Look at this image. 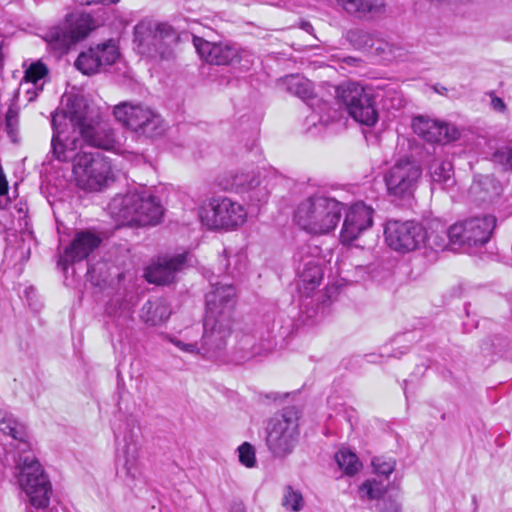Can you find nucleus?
<instances>
[{
    "label": "nucleus",
    "instance_id": "obj_19",
    "mask_svg": "<svg viewBox=\"0 0 512 512\" xmlns=\"http://www.w3.org/2000/svg\"><path fill=\"white\" fill-rule=\"evenodd\" d=\"M224 189L237 193H249L251 201L261 202L268 198L269 190L264 184L265 178L256 171H240L231 173L226 179Z\"/></svg>",
    "mask_w": 512,
    "mask_h": 512
},
{
    "label": "nucleus",
    "instance_id": "obj_45",
    "mask_svg": "<svg viewBox=\"0 0 512 512\" xmlns=\"http://www.w3.org/2000/svg\"><path fill=\"white\" fill-rule=\"evenodd\" d=\"M8 200H5L4 202L0 201V209H6Z\"/></svg>",
    "mask_w": 512,
    "mask_h": 512
},
{
    "label": "nucleus",
    "instance_id": "obj_12",
    "mask_svg": "<svg viewBox=\"0 0 512 512\" xmlns=\"http://www.w3.org/2000/svg\"><path fill=\"white\" fill-rule=\"evenodd\" d=\"M94 27V20L89 14L71 13L66 16L63 27L49 29L44 39L52 49L63 54L71 45L85 38Z\"/></svg>",
    "mask_w": 512,
    "mask_h": 512
},
{
    "label": "nucleus",
    "instance_id": "obj_28",
    "mask_svg": "<svg viewBox=\"0 0 512 512\" xmlns=\"http://www.w3.org/2000/svg\"><path fill=\"white\" fill-rule=\"evenodd\" d=\"M48 74V68L45 64L38 61L35 63H32L25 71V75L23 78V82L21 83V86H28L29 84H32L34 86L33 90L30 88H27L26 92L29 94L28 100L32 101L34 100L38 92L43 89V83L40 85L38 84L44 77H46Z\"/></svg>",
    "mask_w": 512,
    "mask_h": 512
},
{
    "label": "nucleus",
    "instance_id": "obj_15",
    "mask_svg": "<svg viewBox=\"0 0 512 512\" xmlns=\"http://www.w3.org/2000/svg\"><path fill=\"white\" fill-rule=\"evenodd\" d=\"M496 227L492 215L470 217L450 226V236L455 244L482 246L486 244Z\"/></svg>",
    "mask_w": 512,
    "mask_h": 512
},
{
    "label": "nucleus",
    "instance_id": "obj_36",
    "mask_svg": "<svg viewBox=\"0 0 512 512\" xmlns=\"http://www.w3.org/2000/svg\"><path fill=\"white\" fill-rule=\"evenodd\" d=\"M372 465L377 474L387 477L394 471L396 462L392 458L375 457L372 459Z\"/></svg>",
    "mask_w": 512,
    "mask_h": 512
},
{
    "label": "nucleus",
    "instance_id": "obj_14",
    "mask_svg": "<svg viewBox=\"0 0 512 512\" xmlns=\"http://www.w3.org/2000/svg\"><path fill=\"white\" fill-rule=\"evenodd\" d=\"M247 218L245 208L227 197L213 198L201 214L202 222L211 229H233Z\"/></svg>",
    "mask_w": 512,
    "mask_h": 512
},
{
    "label": "nucleus",
    "instance_id": "obj_23",
    "mask_svg": "<svg viewBox=\"0 0 512 512\" xmlns=\"http://www.w3.org/2000/svg\"><path fill=\"white\" fill-rule=\"evenodd\" d=\"M414 132L427 142H448L456 138L457 130L445 122L429 117L418 116L413 119Z\"/></svg>",
    "mask_w": 512,
    "mask_h": 512
},
{
    "label": "nucleus",
    "instance_id": "obj_33",
    "mask_svg": "<svg viewBox=\"0 0 512 512\" xmlns=\"http://www.w3.org/2000/svg\"><path fill=\"white\" fill-rule=\"evenodd\" d=\"M282 505L288 510L298 512L302 510L304 505L303 496L299 491L287 486L284 490Z\"/></svg>",
    "mask_w": 512,
    "mask_h": 512
},
{
    "label": "nucleus",
    "instance_id": "obj_38",
    "mask_svg": "<svg viewBox=\"0 0 512 512\" xmlns=\"http://www.w3.org/2000/svg\"><path fill=\"white\" fill-rule=\"evenodd\" d=\"M495 162L512 169V148L505 147L496 151L493 155Z\"/></svg>",
    "mask_w": 512,
    "mask_h": 512
},
{
    "label": "nucleus",
    "instance_id": "obj_5",
    "mask_svg": "<svg viewBox=\"0 0 512 512\" xmlns=\"http://www.w3.org/2000/svg\"><path fill=\"white\" fill-rule=\"evenodd\" d=\"M51 152L60 162L76 163L84 150V142L78 124L71 121V100L66 110L52 114Z\"/></svg>",
    "mask_w": 512,
    "mask_h": 512
},
{
    "label": "nucleus",
    "instance_id": "obj_7",
    "mask_svg": "<svg viewBox=\"0 0 512 512\" xmlns=\"http://www.w3.org/2000/svg\"><path fill=\"white\" fill-rule=\"evenodd\" d=\"M299 416L294 407H288L272 417L267 426L266 444L278 458L291 454L299 436Z\"/></svg>",
    "mask_w": 512,
    "mask_h": 512
},
{
    "label": "nucleus",
    "instance_id": "obj_8",
    "mask_svg": "<svg viewBox=\"0 0 512 512\" xmlns=\"http://www.w3.org/2000/svg\"><path fill=\"white\" fill-rule=\"evenodd\" d=\"M72 173L80 189L95 192L103 189L112 178V167L109 159L101 153L82 151Z\"/></svg>",
    "mask_w": 512,
    "mask_h": 512
},
{
    "label": "nucleus",
    "instance_id": "obj_34",
    "mask_svg": "<svg viewBox=\"0 0 512 512\" xmlns=\"http://www.w3.org/2000/svg\"><path fill=\"white\" fill-rule=\"evenodd\" d=\"M238 347L246 353V357H254L262 354L261 346L256 344V338L251 334H242L238 337Z\"/></svg>",
    "mask_w": 512,
    "mask_h": 512
},
{
    "label": "nucleus",
    "instance_id": "obj_26",
    "mask_svg": "<svg viewBox=\"0 0 512 512\" xmlns=\"http://www.w3.org/2000/svg\"><path fill=\"white\" fill-rule=\"evenodd\" d=\"M171 309L165 299L154 298L148 300L140 310L141 320L149 326H158L168 320Z\"/></svg>",
    "mask_w": 512,
    "mask_h": 512
},
{
    "label": "nucleus",
    "instance_id": "obj_4",
    "mask_svg": "<svg viewBox=\"0 0 512 512\" xmlns=\"http://www.w3.org/2000/svg\"><path fill=\"white\" fill-rule=\"evenodd\" d=\"M108 209L119 226L155 225L163 215L160 201L147 191L117 195L109 203Z\"/></svg>",
    "mask_w": 512,
    "mask_h": 512
},
{
    "label": "nucleus",
    "instance_id": "obj_39",
    "mask_svg": "<svg viewBox=\"0 0 512 512\" xmlns=\"http://www.w3.org/2000/svg\"><path fill=\"white\" fill-rule=\"evenodd\" d=\"M6 127L9 134H14L18 126V112L13 108H9L5 116Z\"/></svg>",
    "mask_w": 512,
    "mask_h": 512
},
{
    "label": "nucleus",
    "instance_id": "obj_2",
    "mask_svg": "<svg viewBox=\"0 0 512 512\" xmlns=\"http://www.w3.org/2000/svg\"><path fill=\"white\" fill-rule=\"evenodd\" d=\"M235 288L232 285H216L206 295V314L201 346L196 343H184L173 337L169 341L184 352L202 353L207 357H215L227 345L232 334L234 323Z\"/></svg>",
    "mask_w": 512,
    "mask_h": 512
},
{
    "label": "nucleus",
    "instance_id": "obj_41",
    "mask_svg": "<svg viewBox=\"0 0 512 512\" xmlns=\"http://www.w3.org/2000/svg\"><path fill=\"white\" fill-rule=\"evenodd\" d=\"M8 192V183L3 174L0 175V195H6Z\"/></svg>",
    "mask_w": 512,
    "mask_h": 512
},
{
    "label": "nucleus",
    "instance_id": "obj_11",
    "mask_svg": "<svg viewBox=\"0 0 512 512\" xmlns=\"http://www.w3.org/2000/svg\"><path fill=\"white\" fill-rule=\"evenodd\" d=\"M71 121L78 124L83 142L88 146L110 151L119 146L115 132L108 124L88 122L87 107L82 99L71 100Z\"/></svg>",
    "mask_w": 512,
    "mask_h": 512
},
{
    "label": "nucleus",
    "instance_id": "obj_35",
    "mask_svg": "<svg viewBox=\"0 0 512 512\" xmlns=\"http://www.w3.org/2000/svg\"><path fill=\"white\" fill-rule=\"evenodd\" d=\"M386 490V485L377 480H367L360 487L361 493H365L368 499H378L385 494Z\"/></svg>",
    "mask_w": 512,
    "mask_h": 512
},
{
    "label": "nucleus",
    "instance_id": "obj_46",
    "mask_svg": "<svg viewBox=\"0 0 512 512\" xmlns=\"http://www.w3.org/2000/svg\"><path fill=\"white\" fill-rule=\"evenodd\" d=\"M392 512H400V509L397 505L393 506Z\"/></svg>",
    "mask_w": 512,
    "mask_h": 512
},
{
    "label": "nucleus",
    "instance_id": "obj_6",
    "mask_svg": "<svg viewBox=\"0 0 512 512\" xmlns=\"http://www.w3.org/2000/svg\"><path fill=\"white\" fill-rule=\"evenodd\" d=\"M175 31L169 24L142 20L134 27V49L138 54L151 59L170 57V41Z\"/></svg>",
    "mask_w": 512,
    "mask_h": 512
},
{
    "label": "nucleus",
    "instance_id": "obj_44",
    "mask_svg": "<svg viewBox=\"0 0 512 512\" xmlns=\"http://www.w3.org/2000/svg\"><path fill=\"white\" fill-rule=\"evenodd\" d=\"M119 0H100V3L101 4H105V5H108V4H116L118 3Z\"/></svg>",
    "mask_w": 512,
    "mask_h": 512
},
{
    "label": "nucleus",
    "instance_id": "obj_16",
    "mask_svg": "<svg viewBox=\"0 0 512 512\" xmlns=\"http://www.w3.org/2000/svg\"><path fill=\"white\" fill-rule=\"evenodd\" d=\"M384 233L387 245L401 253L418 249L427 236L425 228L415 221L389 220Z\"/></svg>",
    "mask_w": 512,
    "mask_h": 512
},
{
    "label": "nucleus",
    "instance_id": "obj_25",
    "mask_svg": "<svg viewBox=\"0 0 512 512\" xmlns=\"http://www.w3.org/2000/svg\"><path fill=\"white\" fill-rule=\"evenodd\" d=\"M323 275V269L316 260H307L303 263L302 268L298 269L299 290L309 296L320 285Z\"/></svg>",
    "mask_w": 512,
    "mask_h": 512
},
{
    "label": "nucleus",
    "instance_id": "obj_37",
    "mask_svg": "<svg viewBox=\"0 0 512 512\" xmlns=\"http://www.w3.org/2000/svg\"><path fill=\"white\" fill-rule=\"evenodd\" d=\"M239 461L248 468L254 467L256 464L255 450L251 444L244 442L238 448Z\"/></svg>",
    "mask_w": 512,
    "mask_h": 512
},
{
    "label": "nucleus",
    "instance_id": "obj_30",
    "mask_svg": "<svg viewBox=\"0 0 512 512\" xmlns=\"http://www.w3.org/2000/svg\"><path fill=\"white\" fill-rule=\"evenodd\" d=\"M285 84L287 90L299 98L309 99L312 97V83L306 78L299 75H290L286 77Z\"/></svg>",
    "mask_w": 512,
    "mask_h": 512
},
{
    "label": "nucleus",
    "instance_id": "obj_40",
    "mask_svg": "<svg viewBox=\"0 0 512 512\" xmlns=\"http://www.w3.org/2000/svg\"><path fill=\"white\" fill-rule=\"evenodd\" d=\"M491 107L494 111L499 113H505L507 110V106L502 98L496 96L495 94L491 93Z\"/></svg>",
    "mask_w": 512,
    "mask_h": 512
},
{
    "label": "nucleus",
    "instance_id": "obj_21",
    "mask_svg": "<svg viewBox=\"0 0 512 512\" xmlns=\"http://www.w3.org/2000/svg\"><path fill=\"white\" fill-rule=\"evenodd\" d=\"M191 258L192 255L188 252L161 257L147 268L145 278L148 282L157 285L170 284L175 280L176 274L191 261Z\"/></svg>",
    "mask_w": 512,
    "mask_h": 512
},
{
    "label": "nucleus",
    "instance_id": "obj_1",
    "mask_svg": "<svg viewBox=\"0 0 512 512\" xmlns=\"http://www.w3.org/2000/svg\"><path fill=\"white\" fill-rule=\"evenodd\" d=\"M0 431L9 435L16 443L15 476L20 488L36 509H46L52 495V485L42 465L32 452L31 443L24 424L18 422L12 415L5 414L0 419Z\"/></svg>",
    "mask_w": 512,
    "mask_h": 512
},
{
    "label": "nucleus",
    "instance_id": "obj_24",
    "mask_svg": "<svg viewBox=\"0 0 512 512\" xmlns=\"http://www.w3.org/2000/svg\"><path fill=\"white\" fill-rule=\"evenodd\" d=\"M341 6L361 20H373L386 12L385 0H342Z\"/></svg>",
    "mask_w": 512,
    "mask_h": 512
},
{
    "label": "nucleus",
    "instance_id": "obj_17",
    "mask_svg": "<svg viewBox=\"0 0 512 512\" xmlns=\"http://www.w3.org/2000/svg\"><path fill=\"white\" fill-rule=\"evenodd\" d=\"M193 44L199 56L210 64L229 65L243 59L250 62L249 58L252 57L249 50L235 44L212 43L197 36L193 37Z\"/></svg>",
    "mask_w": 512,
    "mask_h": 512
},
{
    "label": "nucleus",
    "instance_id": "obj_31",
    "mask_svg": "<svg viewBox=\"0 0 512 512\" xmlns=\"http://www.w3.org/2000/svg\"><path fill=\"white\" fill-rule=\"evenodd\" d=\"M335 460L340 469H342L347 475H354L361 468V463L358 457L353 452L341 449L335 454Z\"/></svg>",
    "mask_w": 512,
    "mask_h": 512
},
{
    "label": "nucleus",
    "instance_id": "obj_48",
    "mask_svg": "<svg viewBox=\"0 0 512 512\" xmlns=\"http://www.w3.org/2000/svg\"><path fill=\"white\" fill-rule=\"evenodd\" d=\"M322 106H323L322 109H326L327 103H323Z\"/></svg>",
    "mask_w": 512,
    "mask_h": 512
},
{
    "label": "nucleus",
    "instance_id": "obj_10",
    "mask_svg": "<svg viewBox=\"0 0 512 512\" xmlns=\"http://www.w3.org/2000/svg\"><path fill=\"white\" fill-rule=\"evenodd\" d=\"M422 169L415 162L400 159L384 173L387 195L394 200H410L418 188Z\"/></svg>",
    "mask_w": 512,
    "mask_h": 512
},
{
    "label": "nucleus",
    "instance_id": "obj_47",
    "mask_svg": "<svg viewBox=\"0 0 512 512\" xmlns=\"http://www.w3.org/2000/svg\"><path fill=\"white\" fill-rule=\"evenodd\" d=\"M478 186H479V184L473 185L472 189L475 190L478 188Z\"/></svg>",
    "mask_w": 512,
    "mask_h": 512
},
{
    "label": "nucleus",
    "instance_id": "obj_13",
    "mask_svg": "<svg viewBox=\"0 0 512 512\" xmlns=\"http://www.w3.org/2000/svg\"><path fill=\"white\" fill-rule=\"evenodd\" d=\"M338 97L355 121L367 126L377 122L378 113L370 89L358 83H348L338 88Z\"/></svg>",
    "mask_w": 512,
    "mask_h": 512
},
{
    "label": "nucleus",
    "instance_id": "obj_43",
    "mask_svg": "<svg viewBox=\"0 0 512 512\" xmlns=\"http://www.w3.org/2000/svg\"><path fill=\"white\" fill-rule=\"evenodd\" d=\"M77 3L80 5H93V4H99L100 0H76Z\"/></svg>",
    "mask_w": 512,
    "mask_h": 512
},
{
    "label": "nucleus",
    "instance_id": "obj_49",
    "mask_svg": "<svg viewBox=\"0 0 512 512\" xmlns=\"http://www.w3.org/2000/svg\"><path fill=\"white\" fill-rule=\"evenodd\" d=\"M336 1L341 5L342 0H336Z\"/></svg>",
    "mask_w": 512,
    "mask_h": 512
},
{
    "label": "nucleus",
    "instance_id": "obj_27",
    "mask_svg": "<svg viewBox=\"0 0 512 512\" xmlns=\"http://www.w3.org/2000/svg\"><path fill=\"white\" fill-rule=\"evenodd\" d=\"M432 190L439 186L442 190H448L455 184L453 165L449 161L434 160L430 166Z\"/></svg>",
    "mask_w": 512,
    "mask_h": 512
},
{
    "label": "nucleus",
    "instance_id": "obj_3",
    "mask_svg": "<svg viewBox=\"0 0 512 512\" xmlns=\"http://www.w3.org/2000/svg\"><path fill=\"white\" fill-rule=\"evenodd\" d=\"M344 205L335 198L312 194L302 199L293 213L295 224L311 235L334 231L342 217Z\"/></svg>",
    "mask_w": 512,
    "mask_h": 512
},
{
    "label": "nucleus",
    "instance_id": "obj_22",
    "mask_svg": "<svg viewBox=\"0 0 512 512\" xmlns=\"http://www.w3.org/2000/svg\"><path fill=\"white\" fill-rule=\"evenodd\" d=\"M101 244V238L89 230L77 232L60 256L58 266L66 271L70 264L86 259Z\"/></svg>",
    "mask_w": 512,
    "mask_h": 512
},
{
    "label": "nucleus",
    "instance_id": "obj_9",
    "mask_svg": "<svg viewBox=\"0 0 512 512\" xmlns=\"http://www.w3.org/2000/svg\"><path fill=\"white\" fill-rule=\"evenodd\" d=\"M113 114L123 126L139 135L152 138L164 132L161 116L147 106L122 102L114 107Z\"/></svg>",
    "mask_w": 512,
    "mask_h": 512
},
{
    "label": "nucleus",
    "instance_id": "obj_20",
    "mask_svg": "<svg viewBox=\"0 0 512 512\" xmlns=\"http://www.w3.org/2000/svg\"><path fill=\"white\" fill-rule=\"evenodd\" d=\"M118 57V48L116 44L110 40L82 52L75 61V66L83 74L91 75L97 73L103 66L112 65Z\"/></svg>",
    "mask_w": 512,
    "mask_h": 512
},
{
    "label": "nucleus",
    "instance_id": "obj_18",
    "mask_svg": "<svg viewBox=\"0 0 512 512\" xmlns=\"http://www.w3.org/2000/svg\"><path fill=\"white\" fill-rule=\"evenodd\" d=\"M374 209L364 202L351 205L346 213L340 232V241L351 244L373 225Z\"/></svg>",
    "mask_w": 512,
    "mask_h": 512
},
{
    "label": "nucleus",
    "instance_id": "obj_29",
    "mask_svg": "<svg viewBox=\"0 0 512 512\" xmlns=\"http://www.w3.org/2000/svg\"><path fill=\"white\" fill-rule=\"evenodd\" d=\"M425 243L435 251L445 250L450 243H453L450 236V228L446 229L444 225L437 224L435 228L427 232Z\"/></svg>",
    "mask_w": 512,
    "mask_h": 512
},
{
    "label": "nucleus",
    "instance_id": "obj_42",
    "mask_svg": "<svg viewBox=\"0 0 512 512\" xmlns=\"http://www.w3.org/2000/svg\"><path fill=\"white\" fill-rule=\"evenodd\" d=\"M231 512H247L242 503H235L232 506Z\"/></svg>",
    "mask_w": 512,
    "mask_h": 512
},
{
    "label": "nucleus",
    "instance_id": "obj_32",
    "mask_svg": "<svg viewBox=\"0 0 512 512\" xmlns=\"http://www.w3.org/2000/svg\"><path fill=\"white\" fill-rule=\"evenodd\" d=\"M346 39L356 49H364L373 46V36L369 32L355 28L347 31Z\"/></svg>",
    "mask_w": 512,
    "mask_h": 512
}]
</instances>
